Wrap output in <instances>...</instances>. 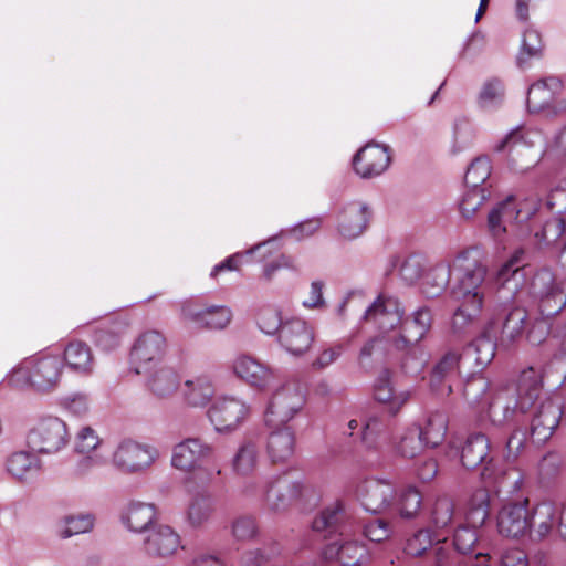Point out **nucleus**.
<instances>
[{
    "instance_id": "1",
    "label": "nucleus",
    "mask_w": 566,
    "mask_h": 566,
    "mask_svg": "<svg viewBox=\"0 0 566 566\" xmlns=\"http://www.w3.org/2000/svg\"><path fill=\"white\" fill-rule=\"evenodd\" d=\"M541 389L537 375L532 369L524 371L516 387L500 389L492 396L485 410L488 419L493 426H504L516 411H527L538 399Z\"/></svg>"
},
{
    "instance_id": "2",
    "label": "nucleus",
    "mask_w": 566,
    "mask_h": 566,
    "mask_svg": "<svg viewBox=\"0 0 566 566\" xmlns=\"http://www.w3.org/2000/svg\"><path fill=\"white\" fill-rule=\"evenodd\" d=\"M62 373L63 361L59 354L39 353L23 359L6 380L13 388H32L39 392H48L57 387Z\"/></svg>"
},
{
    "instance_id": "3",
    "label": "nucleus",
    "mask_w": 566,
    "mask_h": 566,
    "mask_svg": "<svg viewBox=\"0 0 566 566\" xmlns=\"http://www.w3.org/2000/svg\"><path fill=\"white\" fill-rule=\"evenodd\" d=\"M453 268L458 272V281L451 293L454 300H467L483 303L484 293L482 285L485 281L488 269L482 262L478 249H469L461 252L453 261Z\"/></svg>"
},
{
    "instance_id": "4",
    "label": "nucleus",
    "mask_w": 566,
    "mask_h": 566,
    "mask_svg": "<svg viewBox=\"0 0 566 566\" xmlns=\"http://www.w3.org/2000/svg\"><path fill=\"white\" fill-rule=\"evenodd\" d=\"M305 405V390L297 381H289L277 388L266 409L265 422L279 427L292 420Z\"/></svg>"
},
{
    "instance_id": "5",
    "label": "nucleus",
    "mask_w": 566,
    "mask_h": 566,
    "mask_svg": "<svg viewBox=\"0 0 566 566\" xmlns=\"http://www.w3.org/2000/svg\"><path fill=\"white\" fill-rule=\"evenodd\" d=\"M159 450L147 443L126 439L118 443L112 455L113 465L125 473H140L158 459Z\"/></svg>"
},
{
    "instance_id": "6",
    "label": "nucleus",
    "mask_w": 566,
    "mask_h": 566,
    "mask_svg": "<svg viewBox=\"0 0 566 566\" xmlns=\"http://www.w3.org/2000/svg\"><path fill=\"white\" fill-rule=\"evenodd\" d=\"M530 500L524 496L506 500L496 513L497 533L509 539L527 538L530 532Z\"/></svg>"
},
{
    "instance_id": "7",
    "label": "nucleus",
    "mask_w": 566,
    "mask_h": 566,
    "mask_svg": "<svg viewBox=\"0 0 566 566\" xmlns=\"http://www.w3.org/2000/svg\"><path fill=\"white\" fill-rule=\"evenodd\" d=\"M307 486L300 480L275 476L264 483L261 496L272 511H283L300 503L307 493Z\"/></svg>"
},
{
    "instance_id": "8",
    "label": "nucleus",
    "mask_w": 566,
    "mask_h": 566,
    "mask_svg": "<svg viewBox=\"0 0 566 566\" xmlns=\"http://www.w3.org/2000/svg\"><path fill=\"white\" fill-rule=\"evenodd\" d=\"M67 428L56 417L40 420L28 434V444L39 453H55L67 443Z\"/></svg>"
},
{
    "instance_id": "9",
    "label": "nucleus",
    "mask_w": 566,
    "mask_h": 566,
    "mask_svg": "<svg viewBox=\"0 0 566 566\" xmlns=\"http://www.w3.org/2000/svg\"><path fill=\"white\" fill-rule=\"evenodd\" d=\"M403 316L400 302L388 295H379L365 311L364 319L371 322L389 343L391 335L398 333Z\"/></svg>"
},
{
    "instance_id": "10",
    "label": "nucleus",
    "mask_w": 566,
    "mask_h": 566,
    "mask_svg": "<svg viewBox=\"0 0 566 566\" xmlns=\"http://www.w3.org/2000/svg\"><path fill=\"white\" fill-rule=\"evenodd\" d=\"M180 315L187 326L209 331L224 329L232 319V311L226 305L197 307L191 302L181 305Z\"/></svg>"
},
{
    "instance_id": "11",
    "label": "nucleus",
    "mask_w": 566,
    "mask_h": 566,
    "mask_svg": "<svg viewBox=\"0 0 566 566\" xmlns=\"http://www.w3.org/2000/svg\"><path fill=\"white\" fill-rule=\"evenodd\" d=\"M166 352V338L157 331H147L136 340L132 360L137 374L151 371L160 365Z\"/></svg>"
},
{
    "instance_id": "12",
    "label": "nucleus",
    "mask_w": 566,
    "mask_h": 566,
    "mask_svg": "<svg viewBox=\"0 0 566 566\" xmlns=\"http://www.w3.org/2000/svg\"><path fill=\"white\" fill-rule=\"evenodd\" d=\"M213 453L214 448L205 440L196 437L186 438L174 446L170 464L172 468L186 473L195 472Z\"/></svg>"
},
{
    "instance_id": "13",
    "label": "nucleus",
    "mask_w": 566,
    "mask_h": 566,
    "mask_svg": "<svg viewBox=\"0 0 566 566\" xmlns=\"http://www.w3.org/2000/svg\"><path fill=\"white\" fill-rule=\"evenodd\" d=\"M249 415V407L244 401L234 397L217 399L208 411L209 419L218 432H232L237 430Z\"/></svg>"
},
{
    "instance_id": "14",
    "label": "nucleus",
    "mask_w": 566,
    "mask_h": 566,
    "mask_svg": "<svg viewBox=\"0 0 566 566\" xmlns=\"http://www.w3.org/2000/svg\"><path fill=\"white\" fill-rule=\"evenodd\" d=\"M432 315L428 307L415 311L411 317L401 321L398 333L389 338V343L397 349H407L420 343L429 332Z\"/></svg>"
},
{
    "instance_id": "15",
    "label": "nucleus",
    "mask_w": 566,
    "mask_h": 566,
    "mask_svg": "<svg viewBox=\"0 0 566 566\" xmlns=\"http://www.w3.org/2000/svg\"><path fill=\"white\" fill-rule=\"evenodd\" d=\"M315 334L312 326L301 318L286 319L279 333L281 346L293 356H302L312 347Z\"/></svg>"
},
{
    "instance_id": "16",
    "label": "nucleus",
    "mask_w": 566,
    "mask_h": 566,
    "mask_svg": "<svg viewBox=\"0 0 566 566\" xmlns=\"http://www.w3.org/2000/svg\"><path fill=\"white\" fill-rule=\"evenodd\" d=\"M42 462L31 451L15 450L10 452L3 461L6 475L15 483L28 484L41 472Z\"/></svg>"
},
{
    "instance_id": "17",
    "label": "nucleus",
    "mask_w": 566,
    "mask_h": 566,
    "mask_svg": "<svg viewBox=\"0 0 566 566\" xmlns=\"http://www.w3.org/2000/svg\"><path fill=\"white\" fill-rule=\"evenodd\" d=\"M490 440L483 433L471 434L461 450V462L467 469L482 467V476L492 478L494 473V460L489 455Z\"/></svg>"
},
{
    "instance_id": "18",
    "label": "nucleus",
    "mask_w": 566,
    "mask_h": 566,
    "mask_svg": "<svg viewBox=\"0 0 566 566\" xmlns=\"http://www.w3.org/2000/svg\"><path fill=\"white\" fill-rule=\"evenodd\" d=\"M390 165V156L387 147L369 143L360 148L353 159L355 172L369 179L380 176Z\"/></svg>"
},
{
    "instance_id": "19",
    "label": "nucleus",
    "mask_w": 566,
    "mask_h": 566,
    "mask_svg": "<svg viewBox=\"0 0 566 566\" xmlns=\"http://www.w3.org/2000/svg\"><path fill=\"white\" fill-rule=\"evenodd\" d=\"M562 416V406L558 400L553 398L544 400L532 420L533 440L537 443L547 441L559 424Z\"/></svg>"
},
{
    "instance_id": "20",
    "label": "nucleus",
    "mask_w": 566,
    "mask_h": 566,
    "mask_svg": "<svg viewBox=\"0 0 566 566\" xmlns=\"http://www.w3.org/2000/svg\"><path fill=\"white\" fill-rule=\"evenodd\" d=\"M394 494L392 484L382 480L365 481L358 490L363 507L374 514L381 513L390 507Z\"/></svg>"
},
{
    "instance_id": "21",
    "label": "nucleus",
    "mask_w": 566,
    "mask_h": 566,
    "mask_svg": "<svg viewBox=\"0 0 566 566\" xmlns=\"http://www.w3.org/2000/svg\"><path fill=\"white\" fill-rule=\"evenodd\" d=\"M558 505L553 502H541L530 509V532L527 538L532 542L546 539L557 528Z\"/></svg>"
},
{
    "instance_id": "22",
    "label": "nucleus",
    "mask_w": 566,
    "mask_h": 566,
    "mask_svg": "<svg viewBox=\"0 0 566 566\" xmlns=\"http://www.w3.org/2000/svg\"><path fill=\"white\" fill-rule=\"evenodd\" d=\"M461 360L462 357L458 352L450 350L434 366L430 386L438 396L447 397L452 392V381L459 374Z\"/></svg>"
},
{
    "instance_id": "23",
    "label": "nucleus",
    "mask_w": 566,
    "mask_h": 566,
    "mask_svg": "<svg viewBox=\"0 0 566 566\" xmlns=\"http://www.w3.org/2000/svg\"><path fill=\"white\" fill-rule=\"evenodd\" d=\"M374 397L389 413L396 415L410 399V391L398 389L389 371L385 370L375 384Z\"/></svg>"
},
{
    "instance_id": "24",
    "label": "nucleus",
    "mask_w": 566,
    "mask_h": 566,
    "mask_svg": "<svg viewBox=\"0 0 566 566\" xmlns=\"http://www.w3.org/2000/svg\"><path fill=\"white\" fill-rule=\"evenodd\" d=\"M180 547L179 535L167 525L153 528L144 539V551L151 557H168Z\"/></svg>"
},
{
    "instance_id": "25",
    "label": "nucleus",
    "mask_w": 566,
    "mask_h": 566,
    "mask_svg": "<svg viewBox=\"0 0 566 566\" xmlns=\"http://www.w3.org/2000/svg\"><path fill=\"white\" fill-rule=\"evenodd\" d=\"M370 210L363 202L348 203L338 216V232L346 239H355L360 235L369 221Z\"/></svg>"
},
{
    "instance_id": "26",
    "label": "nucleus",
    "mask_w": 566,
    "mask_h": 566,
    "mask_svg": "<svg viewBox=\"0 0 566 566\" xmlns=\"http://www.w3.org/2000/svg\"><path fill=\"white\" fill-rule=\"evenodd\" d=\"M232 369L240 379L259 388L266 387L273 379V371L268 366L248 355L237 357Z\"/></svg>"
},
{
    "instance_id": "27",
    "label": "nucleus",
    "mask_w": 566,
    "mask_h": 566,
    "mask_svg": "<svg viewBox=\"0 0 566 566\" xmlns=\"http://www.w3.org/2000/svg\"><path fill=\"white\" fill-rule=\"evenodd\" d=\"M322 555L326 560H336L343 566H358L368 557L366 547L357 541L329 543Z\"/></svg>"
},
{
    "instance_id": "28",
    "label": "nucleus",
    "mask_w": 566,
    "mask_h": 566,
    "mask_svg": "<svg viewBox=\"0 0 566 566\" xmlns=\"http://www.w3.org/2000/svg\"><path fill=\"white\" fill-rule=\"evenodd\" d=\"M142 375L146 376V386L157 398L170 397L180 386L178 373L165 365H158L151 371L143 373Z\"/></svg>"
},
{
    "instance_id": "29",
    "label": "nucleus",
    "mask_w": 566,
    "mask_h": 566,
    "mask_svg": "<svg viewBox=\"0 0 566 566\" xmlns=\"http://www.w3.org/2000/svg\"><path fill=\"white\" fill-rule=\"evenodd\" d=\"M266 451L270 460L274 463L289 461L295 451L294 432L287 427L273 431L269 436Z\"/></svg>"
},
{
    "instance_id": "30",
    "label": "nucleus",
    "mask_w": 566,
    "mask_h": 566,
    "mask_svg": "<svg viewBox=\"0 0 566 566\" xmlns=\"http://www.w3.org/2000/svg\"><path fill=\"white\" fill-rule=\"evenodd\" d=\"M156 518V507L143 502L130 503L122 515L125 526L132 532H144Z\"/></svg>"
},
{
    "instance_id": "31",
    "label": "nucleus",
    "mask_w": 566,
    "mask_h": 566,
    "mask_svg": "<svg viewBox=\"0 0 566 566\" xmlns=\"http://www.w3.org/2000/svg\"><path fill=\"white\" fill-rule=\"evenodd\" d=\"M490 515V492L480 488L468 499L464 510V518L471 527H481Z\"/></svg>"
},
{
    "instance_id": "32",
    "label": "nucleus",
    "mask_w": 566,
    "mask_h": 566,
    "mask_svg": "<svg viewBox=\"0 0 566 566\" xmlns=\"http://www.w3.org/2000/svg\"><path fill=\"white\" fill-rule=\"evenodd\" d=\"M260 461V450L253 441L241 443L231 460L232 472L241 478H250Z\"/></svg>"
},
{
    "instance_id": "33",
    "label": "nucleus",
    "mask_w": 566,
    "mask_h": 566,
    "mask_svg": "<svg viewBox=\"0 0 566 566\" xmlns=\"http://www.w3.org/2000/svg\"><path fill=\"white\" fill-rule=\"evenodd\" d=\"M560 87L562 82L555 77L534 83L527 94L528 109L531 112H539L548 106Z\"/></svg>"
},
{
    "instance_id": "34",
    "label": "nucleus",
    "mask_w": 566,
    "mask_h": 566,
    "mask_svg": "<svg viewBox=\"0 0 566 566\" xmlns=\"http://www.w3.org/2000/svg\"><path fill=\"white\" fill-rule=\"evenodd\" d=\"M214 387L207 376H198L185 381L182 395L188 405L203 407L212 398Z\"/></svg>"
},
{
    "instance_id": "35",
    "label": "nucleus",
    "mask_w": 566,
    "mask_h": 566,
    "mask_svg": "<svg viewBox=\"0 0 566 566\" xmlns=\"http://www.w3.org/2000/svg\"><path fill=\"white\" fill-rule=\"evenodd\" d=\"M66 366L82 375H88L93 370V354L91 348L83 342H72L64 349Z\"/></svg>"
},
{
    "instance_id": "36",
    "label": "nucleus",
    "mask_w": 566,
    "mask_h": 566,
    "mask_svg": "<svg viewBox=\"0 0 566 566\" xmlns=\"http://www.w3.org/2000/svg\"><path fill=\"white\" fill-rule=\"evenodd\" d=\"M517 255H514L501 266L496 275V284L500 290L507 292L506 297H514L523 287L525 275L523 269L515 266Z\"/></svg>"
},
{
    "instance_id": "37",
    "label": "nucleus",
    "mask_w": 566,
    "mask_h": 566,
    "mask_svg": "<svg viewBox=\"0 0 566 566\" xmlns=\"http://www.w3.org/2000/svg\"><path fill=\"white\" fill-rule=\"evenodd\" d=\"M459 305L453 313L451 327L457 335L467 333L482 311L483 303L467 300H455Z\"/></svg>"
},
{
    "instance_id": "38",
    "label": "nucleus",
    "mask_w": 566,
    "mask_h": 566,
    "mask_svg": "<svg viewBox=\"0 0 566 566\" xmlns=\"http://www.w3.org/2000/svg\"><path fill=\"white\" fill-rule=\"evenodd\" d=\"M347 518L345 504L342 501H335L323 509L313 520L312 528L317 533H332Z\"/></svg>"
},
{
    "instance_id": "39",
    "label": "nucleus",
    "mask_w": 566,
    "mask_h": 566,
    "mask_svg": "<svg viewBox=\"0 0 566 566\" xmlns=\"http://www.w3.org/2000/svg\"><path fill=\"white\" fill-rule=\"evenodd\" d=\"M478 130L468 118H458L453 124L450 151L454 155L472 148L476 142Z\"/></svg>"
},
{
    "instance_id": "40",
    "label": "nucleus",
    "mask_w": 566,
    "mask_h": 566,
    "mask_svg": "<svg viewBox=\"0 0 566 566\" xmlns=\"http://www.w3.org/2000/svg\"><path fill=\"white\" fill-rule=\"evenodd\" d=\"M424 446L421 427L415 423L405 428L395 440V449L403 458H415L421 453Z\"/></svg>"
},
{
    "instance_id": "41",
    "label": "nucleus",
    "mask_w": 566,
    "mask_h": 566,
    "mask_svg": "<svg viewBox=\"0 0 566 566\" xmlns=\"http://www.w3.org/2000/svg\"><path fill=\"white\" fill-rule=\"evenodd\" d=\"M533 287L541 296L553 298L557 305L556 311H560L565 306L566 296L564 295V289L555 283L551 271H539L533 280Z\"/></svg>"
},
{
    "instance_id": "42",
    "label": "nucleus",
    "mask_w": 566,
    "mask_h": 566,
    "mask_svg": "<svg viewBox=\"0 0 566 566\" xmlns=\"http://www.w3.org/2000/svg\"><path fill=\"white\" fill-rule=\"evenodd\" d=\"M212 512V499L207 494H197L188 505L186 518L191 527L198 528L210 520Z\"/></svg>"
},
{
    "instance_id": "43",
    "label": "nucleus",
    "mask_w": 566,
    "mask_h": 566,
    "mask_svg": "<svg viewBox=\"0 0 566 566\" xmlns=\"http://www.w3.org/2000/svg\"><path fill=\"white\" fill-rule=\"evenodd\" d=\"M515 223L511 212V197L495 206L488 216V228L493 237H501Z\"/></svg>"
},
{
    "instance_id": "44",
    "label": "nucleus",
    "mask_w": 566,
    "mask_h": 566,
    "mask_svg": "<svg viewBox=\"0 0 566 566\" xmlns=\"http://www.w3.org/2000/svg\"><path fill=\"white\" fill-rule=\"evenodd\" d=\"M448 418L444 413L434 412L430 415L423 428H421V437L427 447H438L447 434Z\"/></svg>"
},
{
    "instance_id": "45",
    "label": "nucleus",
    "mask_w": 566,
    "mask_h": 566,
    "mask_svg": "<svg viewBox=\"0 0 566 566\" xmlns=\"http://www.w3.org/2000/svg\"><path fill=\"white\" fill-rule=\"evenodd\" d=\"M490 197L489 188H467L459 203L461 216L465 219L473 218Z\"/></svg>"
},
{
    "instance_id": "46",
    "label": "nucleus",
    "mask_w": 566,
    "mask_h": 566,
    "mask_svg": "<svg viewBox=\"0 0 566 566\" xmlns=\"http://www.w3.org/2000/svg\"><path fill=\"white\" fill-rule=\"evenodd\" d=\"M491 163L488 157L475 158L467 169L464 182L467 188H488L485 182L491 176Z\"/></svg>"
},
{
    "instance_id": "47",
    "label": "nucleus",
    "mask_w": 566,
    "mask_h": 566,
    "mask_svg": "<svg viewBox=\"0 0 566 566\" xmlns=\"http://www.w3.org/2000/svg\"><path fill=\"white\" fill-rule=\"evenodd\" d=\"M449 280V268L444 264L436 265L424 276L423 293L428 297L439 295L447 287Z\"/></svg>"
},
{
    "instance_id": "48",
    "label": "nucleus",
    "mask_w": 566,
    "mask_h": 566,
    "mask_svg": "<svg viewBox=\"0 0 566 566\" xmlns=\"http://www.w3.org/2000/svg\"><path fill=\"white\" fill-rule=\"evenodd\" d=\"M455 505L447 496L439 497L433 504L431 511V523L437 530H444L452 525L455 517Z\"/></svg>"
},
{
    "instance_id": "49",
    "label": "nucleus",
    "mask_w": 566,
    "mask_h": 566,
    "mask_svg": "<svg viewBox=\"0 0 566 566\" xmlns=\"http://www.w3.org/2000/svg\"><path fill=\"white\" fill-rule=\"evenodd\" d=\"M103 440L91 426L81 427L74 437V451L78 454L90 455L96 451Z\"/></svg>"
},
{
    "instance_id": "50",
    "label": "nucleus",
    "mask_w": 566,
    "mask_h": 566,
    "mask_svg": "<svg viewBox=\"0 0 566 566\" xmlns=\"http://www.w3.org/2000/svg\"><path fill=\"white\" fill-rule=\"evenodd\" d=\"M434 541L438 544L441 542L440 538L434 537L431 530H419L407 539L405 552L410 556L419 557L432 547Z\"/></svg>"
},
{
    "instance_id": "51",
    "label": "nucleus",
    "mask_w": 566,
    "mask_h": 566,
    "mask_svg": "<svg viewBox=\"0 0 566 566\" xmlns=\"http://www.w3.org/2000/svg\"><path fill=\"white\" fill-rule=\"evenodd\" d=\"M94 526V516L91 514H81L76 516H67L59 527V536L69 538L74 535L90 532Z\"/></svg>"
},
{
    "instance_id": "52",
    "label": "nucleus",
    "mask_w": 566,
    "mask_h": 566,
    "mask_svg": "<svg viewBox=\"0 0 566 566\" xmlns=\"http://www.w3.org/2000/svg\"><path fill=\"white\" fill-rule=\"evenodd\" d=\"M421 493L412 486L402 490L397 502L398 511L401 517L412 518L421 509Z\"/></svg>"
},
{
    "instance_id": "53",
    "label": "nucleus",
    "mask_w": 566,
    "mask_h": 566,
    "mask_svg": "<svg viewBox=\"0 0 566 566\" xmlns=\"http://www.w3.org/2000/svg\"><path fill=\"white\" fill-rule=\"evenodd\" d=\"M282 322L281 313L274 307H261L256 313V324L259 328L266 335L280 333Z\"/></svg>"
},
{
    "instance_id": "54",
    "label": "nucleus",
    "mask_w": 566,
    "mask_h": 566,
    "mask_svg": "<svg viewBox=\"0 0 566 566\" xmlns=\"http://www.w3.org/2000/svg\"><path fill=\"white\" fill-rule=\"evenodd\" d=\"M490 382L480 375L471 377L463 387V396L469 403L478 405L486 396Z\"/></svg>"
},
{
    "instance_id": "55",
    "label": "nucleus",
    "mask_w": 566,
    "mask_h": 566,
    "mask_svg": "<svg viewBox=\"0 0 566 566\" xmlns=\"http://www.w3.org/2000/svg\"><path fill=\"white\" fill-rule=\"evenodd\" d=\"M538 208L539 200L536 197L524 198L518 202L511 198V212H513V218L517 224L531 220L538 211Z\"/></svg>"
},
{
    "instance_id": "56",
    "label": "nucleus",
    "mask_w": 566,
    "mask_h": 566,
    "mask_svg": "<svg viewBox=\"0 0 566 566\" xmlns=\"http://www.w3.org/2000/svg\"><path fill=\"white\" fill-rule=\"evenodd\" d=\"M565 230V219L554 217L544 223L541 232H535V237L538 239L539 242H544L546 244H554L562 238Z\"/></svg>"
},
{
    "instance_id": "57",
    "label": "nucleus",
    "mask_w": 566,
    "mask_h": 566,
    "mask_svg": "<svg viewBox=\"0 0 566 566\" xmlns=\"http://www.w3.org/2000/svg\"><path fill=\"white\" fill-rule=\"evenodd\" d=\"M543 49L541 34L533 29L526 30L523 34L522 49L518 62L524 63L531 57L539 55Z\"/></svg>"
},
{
    "instance_id": "58",
    "label": "nucleus",
    "mask_w": 566,
    "mask_h": 566,
    "mask_svg": "<svg viewBox=\"0 0 566 566\" xmlns=\"http://www.w3.org/2000/svg\"><path fill=\"white\" fill-rule=\"evenodd\" d=\"M476 354L475 360L480 366L488 365L494 357L495 345L488 337H481L476 339L467 350L465 356H470L471 353Z\"/></svg>"
},
{
    "instance_id": "59",
    "label": "nucleus",
    "mask_w": 566,
    "mask_h": 566,
    "mask_svg": "<svg viewBox=\"0 0 566 566\" xmlns=\"http://www.w3.org/2000/svg\"><path fill=\"white\" fill-rule=\"evenodd\" d=\"M258 534L255 520L251 516H240L232 523V535L237 541H251Z\"/></svg>"
},
{
    "instance_id": "60",
    "label": "nucleus",
    "mask_w": 566,
    "mask_h": 566,
    "mask_svg": "<svg viewBox=\"0 0 566 566\" xmlns=\"http://www.w3.org/2000/svg\"><path fill=\"white\" fill-rule=\"evenodd\" d=\"M475 527L459 526L453 536L454 548L460 554H468L472 551L478 542V535L474 531Z\"/></svg>"
},
{
    "instance_id": "61",
    "label": "nucleus",
    "mask_w": 566,
    "mask_h": 566,
    "mask_svg": "<svg viewBox=\"0 0 566 566\" xmlns=\"http://www.w3.org/2000/svg\"><path fill=\"white\" fill-rule=\"evenodd\" d=\"M343 344H334L321 350L312 363V367L322 370L335 363L344 352Z\"/></svg>"
},
{
    "instance_id": "62",
    "label": "nucleus",
    "mask_w": 566,
    "mask_h": 566,
    "mask_svg": "<svg viewBox=\"0 0 566 566\" xmlns=\"http://www.w3.org/2000/svg\"><path fill=\"white\" fill-rule=\"evenodd\" d=\"M391 527L390 524L387 523L384 520H375L369 522L364 527V534L365 536L370 539L371 542L380 543L391 535Z\"/></svg>"
},
{
    "instance_id": "63",
    "label": "nucleus",
    "mask_w": 566,
    "mask_h": 566,
    "mask_svg": "<svg viewBox=\"0 0 566 566\" xmlns=\"http://www.w3.org/2000/svg\"><path fill=\"white\" fill-rule=\"evenodd\" d=\"M63 406L70 413L83 417L90 410V400L85 394H73L63 400Z\"/></svg>"
},
{
    "instance_id": "64",
    "label": "nucleus",
    "mask_w": 566,
    "mask_h": 566,
    "mask_svg": "<svg viewBox=\"0 0 566 566\" xmlns=\"http://www.w3.org/2000/svg\"><path fill=\"white\" fill-rule=\"evenodd\" d=\"M525 442V432L518 430L514 431L507 439L504 458L507 461L515 460L524 449Z\"/></svg>"
}]
</instances>
